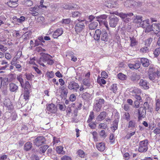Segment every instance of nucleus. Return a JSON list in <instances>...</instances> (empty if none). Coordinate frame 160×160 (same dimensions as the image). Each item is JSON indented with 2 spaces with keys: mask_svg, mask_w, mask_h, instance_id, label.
<instances>
[{
  "mask_svg": "<svg viewBox=\"0 0 160 160\" xmlns=\"http://www.w3.org/2000/svg\"><path fill=\"white\" fill-rule=\"evenodd\" d=\"M153 132L156 135L160 134V128L158 127L156 128L155 129L153 130Z\"/></svg>",
  "mask_w": 160,
  "mask_h": 160,
  "instance_id": "338daca9",
  "label": "nucleus"
},
{
  "mask_svg": "<svg viewBox=\"0 0 160 160\" xmlns=\"http://www.w3.org/2000/svg\"><path fill=\"white\" fill-rule=\"evenodd\" d=\"M52 57L48 54H44L41 57V61H43V62H47Z\"/></svg>",
  "mask_w": 160,
  "mask_h": 160,
  "instance_id": "393cba45",
  "label": "nucleus"
},
{
  "mask_svg": "<svg viewBox=\"0 0 160 160\" xmlns=\"http://www.w3.org/2000/svg\"><path fill=\"white\" fill-rule=\"evenodd\" d=\"M118 77L120 79L122 80H124L126 79V76L123 74L120 73L118 75Z\"/></svg>",
  "mask_w": 160,
  "mask_h": 160,
  "instance_id": "c03bdc74",
  "label": "nucleus"
},
{
  "mask_svg": "<svg viewBox=\"0 0 160 160\" xmlns=\"http://www.w3.org/2000/svg\"><path fill=\"white\" fill-rule=\"evenodd\" d=\"M17 79L20 82L22 87H23V86H24V82L23 79L22 78V76L20 75L17 76Z\"/></svg>",
  "mask_w": 160,
  "mask_h": 160,
  "instance_id": "a19ab883",
  "label": "nucleus"
},
{
  "mask_svg": "<svg viewBox=\"0 0 160 160\" xmlns=\"http://www.w3.org/2000/svg\"><path fill=\"white\" fill-rule=\"evenodd\" d=\"M140 76L136 73H133L131 75L130 78L132 81H137L140 79Z\"/></svg>",
  "mask_w": 160,
  "mask_h": 160,
  "instance_id": "5701e85b",
  "label": "nucleus"
},
{
  "mask_svg": "<svg viewBox=\"0 0 160 160\" xmlns=\"http://www.w3.org/2000/svg\"><path fill=\"white\" fill-rule=\"evenodd\" d=\"M82 97L84 100H88L90 97V94L87 92H84L82 94Z\"/></svg>",
  "mask_w": 160,
  "mask_h": 160,
  "instance_id": "58836bf2",
  "label": "nucleus"
},
{
  "mask_svg": "<svg viewBox=\"0 0 160 160\" xmlns=\"http://www.w3.org/2000/svg\"><path fill=\"white\" fill-rule=\"evenodd\" d=\"M63 147L61 146L57 147L56 150L57 152L58 153H61L63 150Z\"/></svg>",
  "mask_w": 160,
  "mask_h": 160,
  "instance_id": "4d7b16f0",
  "label": "nucleus"
},
{
  "mask_svg": "<svg viewBox=\"0 0 160 160\" xmlns=\"http://www.w3.org/2000/svg\"><path fill=\"white\" fill-rule=\"evenodd\" d=\"M48 148V146L47 145L41 146L39 148L38 152L40 153H44Z\"/></svg>",
  "mask_w": 160,
  "mask_h": 160,
  "instance_id": "bb28decb",
  "label": "nucleus"
},
{
  "mask_svg": "<svg viewBox=\"0 0 160 160\" xmlns=\"http://www.w3.org/2000/svg\"><path fill=\"white\" fill-rule=\"evenodd\" d=\"M156 110L158 111L160 108V101L158 99L156 100Z\"/></svg>",
  "mask_w": 160,
  "mask_h": 160,
  "instance_id": "603ef678",
  "label": "nucleus"
},
{
  "mask_svg": "<svg viewBox=\"0 0 160 160\" xmlns=\"http://www.w3.org/2000/svg\"><path fill=\"white\" fill-rule=\"evenodd\" d=\"M109 24L112 28H115L118 22V18L115 15H112L108 18Z\"/></svg>",
  "mask_w": 160,
  "mask_h": 160,
  "instance_id": "423d86ee",
  "label": "nucleus"
},
{
  "mask_svg": "<svg viewBox=\"0 0 160 160\" xmlns=\"http://www.w3.org/2000/svg\"><path fill=\"white\" fill-rule=\"evenodd\" d=\"M156 76L158 78H159L160 76V71L157 70L156 72L148 74V78L152 81H153L155 79Z\"/></svg>",
  "mask_w": 160,
  "mask_h": 160,
  "instance_id": "9d476101",
  "label": "nucleus"
},
{
  "mask_svg": "<svg viewBox=\"0 0 160 160\" xmlns=\"http://www.w3.org/2000/svg\"><path fill=\"white\" fill-rule=\"evenodd\" d=\"M9 89L12 92L16 91L18 89V87L13 83H11L9 84Z\"/></svg>",
  "mask_w": 160,
  "mask_h": 160,
  "instance_id": "cd10ccee",
  "label": "nucleus"
},
{
  "mask_svg": "<svg viewBox=\"0 0 160 160\" xmlns=\"http://www.w3.org/2000/svg\"><path fill=\"white\" fill-rule=\"evenodd\" d=\"M143 107L146 110H148L149 112H151L152 108L150 107V105L148 102H146L144 103Z\"/></svg>",
  "mask_w": 160,
  "mask_h": 160,
  "instance_id": "473e14b6",
  "label": "nucleus"
},
{
  "mask_svg": "<svg viewBox=\"0 0 160 160\" xmlns=\"http://www.w3.org/2000/svg\"><path fill=\"white\" fill-rule=\"evenodd\" d=\"M25 75L26 76V78L28 80L31 81L32 79L34 78V76L31 73H25Z\"/></svg>",
  "mask_w": 160,
  "mask_h": 160,
  "instance_id": "37998d69",
  "label": "nucleus"
},
{
  "mask_svg": "<svg viewBox=\"0 0 160 160\" xmlns=\"http://www.w3.org/2000/svg\"><path fill=\"white\" fill-rule=\"evenodd\" d=\"M105 144L103 142L97 143L96 147L97 149L99 151H103L105 149Z\"/></svg>",
  "mask_w": 160,
  "mask_h": 160,
  "instance_id": "aec40b11",
  "label": "nucleus"
},
{
  "mask_svg": "<svg viewBox=\"0 0 160 160\" xmlns=\"http://www.w3.org/2000/svg\"><path fill=\"white\" fill-rule=\"evenodd\" d=\"M82 21H83L79 19H78L75 21L74 23H76V24L74 28L75 31L77 33L80 32L85 28V26Z\"/></svg>",
  "mask_w": 160,
  "mask_h": 160,
  "instance_id": "f03ea898",
  "label": "nucleus"
},
{
  "mask_svg": "<svg viewBox=\"0 0 160 160\" xmlns=\"http://www.w3.org/2000/svg\"><path fill=\"white\" fill-rule=\"evenodd\" d=\"M63 31L62 28H58L54 32L53 37L54 38H57L59 36L61 35L63 33Z\"/></svg>",
  "mask_w": 160,
  "mask_h": 160,
  "instance_id": "dca6fc26",
  "label": "nucleus"
},
{
  "mask_svg": "<svg viewBox=\"0 0 160 160\" xmlns=\"http://www.w3.org/2000/svg\"><path fill=\"white\" fill-rule=\"evenodd\" d=\"M140 51L142 53H146L149 52V49L148 46L144 47L141 48Z\"/></svg>",
  "mask_w": 160,
  "mask_h": 160,
  "instance_id": "a18cd8bd",
  "label": "nucleus"
},
{
  "mask_svg": "<svg viewBox=\"0 0 160 160\" xmlns=\"http://www.w3.org/2000/svg\"><path fill=\"white\" fill-rule=\"evenodd\" d=\"M104 102V100L103 99H96L94 106V110L97 112L100 111Z\"/></svg>",
  "mask_w": 160,
  "mask_h": 160,
  "instance_id": "20e7f679",
  "label": "nucleus"
},
{
  "mask_svg": "<svg viewBox=\"0 0 160 160\" xmlns=\"http://www.w3.org/2000/svg\"><path fill=\"white\" fill-rule=\"evenodd\" d=\"M46 142V139L45 138L42 136H39L34 140L33 143L34 145L37 146L39 147L42 144H45Z\"/></svg>",
  "mask_w": 160,
  "mask_h": 160,
  "instance_id": "0eeeda50",
  "label": "nucleus"
},
{
  "mask_svg": "<svg viewBox=\"0 0 160 160\" xmlns=\"http://www.w3.org/2000/svg\"><path fill=\"white\" fill-rule=\"evenodd\" d=\"M155 57H157L160 54V48H157L153 52Z\"/></svg>",
  "mask_w": 160,
  "mask_h": 160,
  "instance_id": "79ce46f5",
  "label": "nucleus"
},
{
  "mask_svg": "<svg viewBox=\"0 0 160 160\" xmlns=\"http://www.w3.org/2000/svg\"><path fill=\"white\" fill-rule=\"evenodd\" d=\"M153 31L155 32L157 35H160V23L157 24L153 23Z\"/></svg>",
  "mask_w": 160,
  "mask_h": 160,
  "instance_id": "f3484780",
  "label": "nucleus"
},
{
  "mask_svg": "<svg viewBox=\"0 0 160 160\" xmlns=\"http://www.w3.org/2000/svg\"><path fill=\"white\" fill-rule=\"evenodd\" d=\"M136 125L135 121L134 120H131L128 122V128H133L135 127Z\"/></svg>",
  "mask_w": 160,
  "mask_h": 160,
  "instance_id": "72a5a7b5",
  "label": "nucleus"
},
{
  "mask_svg": "<svg viewBox=\"0 0 160 160\" xmlns=\"http://www.w3.org/2000/svg\"><path fill=\"white\" fill-rule=\"evenodd\" d=\"M71 22L70 18L63 19L61 21L62 23L65 24H67L70 23Z\"/></svg>",
  "mask_w": 160,
  "mask_h": 160,
  "instance_id": "09e8293b",
  "label": "nucleus"
},
{
  "mask_svg": "<svg viewBox=\"0 0 160 160\" xmlns=\"http://www.w3.org/2000/svg\"><path fill=\"white\" fill-rule=\"evenodd\" d=\"M148 140L147 139L140 141L139 144L138 151L140 152H146L148 149Z\"/></svg>",
  "mask_w": 160,
  "mask_h": 160,
  "instance_id": "39448f33",
  "label": "nucleus"
},
{
  "mask_svg": "<svg viewBox=\"0 0 160 160\" xmlns=\"http://www.w3.org/2000/svg\"><path fill=\"white\" fill-rule=\"evenodd\" d=\"M135 131L130 133H128L125 136V138L128 139H130L131 137L135 134Z\"/></svg>",
  "mask_w": 160,
  "mask_h": 160,
  "instance_id": "e2e57ef3",
  "label": "nucleus"
},
{
  "mask_svg": "<svg viewBox=\"0 0 160 160\" xmlns=\"http://www.w3.org/2000/svg\"><path fill=\"white\" fill-rule=\"evenodd\" d=\"M82 82L85 85L88 87L90 86V83L89 82V80L88 79H83Z\"/></svg>",
  "mask_w": 160,
  "mask_h": 160,
  "instance_id": "6e6d98bb",
  "label": "nucleus"
},
{
  "mask_svg": "<svg viewBox=\"0 0 160 160\" xmlns=\"http://www.w3.org/2000/svg\"><path fill=\"white\" fill-rule=\"evenodd\" d=\"M140 90L138 89H135L130 92L132 95L135 97L136 95L138 94V92Z\"/></svg>",
  "mask_w": 160,
  "mask_h": 160,
  "instance_id": "ea45409f",
  "label": "nucleus"
},
{
  "mask_svg": "<svg viewBox=\"0 0 160 160\" xmlns=\"http://www.w3.org/2000/svg\"><path fill=\"white\" fill-rule=\"evenodd\" d=\"M107 124H105L104 123H101L99 124L98 126L99 128L100 129H105L107 128Z\"/></svg>",
  "mask_w": 160,
  "mask_h": 160,
  "instance_id": "680f3d73",
  "label": "nucleus"
},
{
  "mask_svg": "<svg viewBox=\"0 0 160 160\" xmlns=\"http://www.w3.org/2000/svg\"><path fill=\"white\" fill-rule=\"evenodd\" d=\"M155 72H156V71L155 72V68L153 66H150L149 67V69L148 71V74L153 73Z\"/></svg>",
  "mask_w": 160,
  "mask_h": 160,
  "instance_id": "3c124183",
  "label": "nucleus"
},
{
  "mask_svg": "<svg viewBox=\"0 0 160 160\" xmlns=\"http://www.w3.org/2000/svg\"><path fill=\"white\" fill-rule=\"evenodd\" d=\"M149 20L148 19L143 20L141 22L140 26L144 28H145L148 26Z\"/></svg>",
  "mask_w": 160,
  "mask_h": 160,
  "instance_id": "2f4dec72",
  "label": "nucleus"
},
{
  "mask_svg": "<svg viewBox=\"0 0 160 160\" xmlns=\"http://www.w3.org/2000/svg\"><path fill=\"white\" fill-rule=\"evenodd\" d=\"M32 143L30 142H26L24 145V150L28 151L31 149L32 147Z\"/></svg>",
  "mask_w": 160,
  "mask_h": 160,
  "instance_id": "b1692460",
  "label": "nucleus"
},
{
  "mask_svg": "<svg viewBox=\"0 0 160 160\" xmlns=\"http://www.w3.org/2000/svg\"><path fill=\"white\" fill-rule=\"evenodd\" d=\"M133 15V13L131 12L127 13L121 12L119 14V16L123 20L124 22H131L132 19H134Z\"/></svg>",
  "mask_w": 160,
  "mask_h": 160,
  "instance_id": "7ed1b4c3",
  "label": "nucleus"
},
{
  "mask_svg": "<svg viewBox=\"0 0 160 160\" xmlns=\"http://www.w3.org/2000/svg\"><path fill=\"white\" fill-rule=\"evenodd\" d=\"M138 3L132 0H128L125 2L124 3V5L127 7H130L132 6L138 5L140 6L141 4H139V5H138Z\"/></svg>",
  "mask_w": 160,
  "mask_h": 160,
  "instance_id": "ddd939ff",
  "label": "nucleus"
},
{
  "mask_svg": "<svg viewBox=\"0 0 160 160\" xmlns=\"http://www.w3.org/2000/svg\"><path fill=\"white\" fill-rule=\"evenodd\" d=\"M130 40V46L133 47L137 45V41H136V38L133 37H129Z\"/></svg>",
  "mask_w": 160,
  "mask_h": 160,
  "instance_id": "c756f323",
  "label": "nucleus"
},
{
  "mask_svg": "<svg viewBox=\"0 0 160 160\" xmlns=\"http://www.w3.org/2000/svg\"><path fill=\"white\" fill-rule=\"evenodd\" d=\"M62 92L63 93V96L65 98L67 97V95L68 93V90L66 88H64L63 86L62 87Z\"/></svg>",
  "mask_w": 160,
  "mask_h": 160,
  "instance_id": "8fccbe9b",
  "label": "nucleus"
},
{
  "mask_svg": "<svg viewBox=\"0 0 160 160\" xmlns=\"http://www.w3.org/2000/svg\"><path fill=\"white\" fill-rule=\"evenodd\" d=\"M78 155L79 156L82 158H84L85 156V153L82 150H79L78 151Z\"/></svg>",
  "mask_w": 160,
  "mask_h": 160,
  "instance_id": "864d4df0",
  "label": "nucleus"
},
{
  "mask_svg": "<svg viewBox=\"0 0 160 160\" xmlns=\"http://www.w3.org/2000/svg\"><path fill=\"white\" fill-rule=\"evenodd\" d=\"M94 112L93 111H91L90 112V114L88 118L87 121V122L88 123L91 122L93 119L94 118Z\"/></svg>",
  "mask_w": 160,
  "mask_h": 160,
  "instance_id": "f704fd0d",
  "label": "nucleus"
},
{
  "mask_svg": "<svg viewBox=\"0 0 160 160\" xmlns=\"http://www.w3.org/2000/svg\"><path fill=\"white\" fill-rule=\"evenodd\" d=\"M15 18L17 19L18 22L20 23H21L22 22H23L25 20V18L23 16H21L20 17V18L17 19V17H15L14 19Z\"/></svg>",
  "mask_w": 160,
  "mask_h": 160,
  "instance_id": "052dcab7",
  "label": "nucleus"
},
{
  "mask_svg": "<svg viewBox=\"0 0 160 160\" xmlns=\"http://www.w3.org/2000/svg\"><path fill=\"white\" fill-rule=\"evenodd\" d=\"M75 6H76V4H71V3L67 4L65 3L62 5V7L64 9L68 10L73 9L75 7Z\"/></svg>",
  "mask_w": 160,
  "mask_h": 160,
  "instance_id": "4be33fe9",
  "label": "nucleus"
},
{
  "mask_svg": "<svg viewBox=\"0 0 160 160\" xmlns=\"http://www.w3.org/2000/svg\"><path fill=\"white\" fill-rule=\"evenodd\" d=\"M23 4L28 7H30L33 5V2L30 0H25L23 2Z\"/></svg>",
  "mask_w": 160,
  "mask_h": 160,
  "instance_id": "c9c22d12",
  "label": "nucleus"
},
{
  "mask_svg": "<svg viewBox=\"0 0 160 160\" xmlns=\"http://www.w3.org/2000/svg\"><path fill=\"white\" fill-rule=\"evenodd\" d=\"M152 41V38H150L147 39L145 41V45L147 46H149Z\"/></svg>",
  "mask_w": 160,
  "mask_h": 160,
  "instance_id": "49530a36",
  "label": "nucleus"
},
{
  "mask_svg": "<svg viewBox=\"0 0 160 160\" xmlns=\"http://www.w3.org/2000/svg\"><path fill=\"white\" fill-rule=\"evenodd\" d=\"M109 37L106 31H101L100 29H96L94 35V38L95 40H98L101 37V40L104 42L108 41Z\"/></svg>",
  "mask_w": 160,
  "mask_h": 160,
  "instance_id": "f257e3e1",
  "label": "nucleus"
},
{
  "mask_svg": "<svg viewBox=\"0 0 160 160\" xmlns=\"http://www.w3.org/2000/svg\"><path fill=\"white\" fill-rule=\"evenodd\" d=\"M2 78V83L3 85H7L9 82V78L7 77H5L4 78H2Z\"/></svg>",
  "mask_w": 160,
  "mask_h": 160,
  "instance_id": "4c0bfd02",
  "label": "nucleus"
},
{
  "mask_svg": "<svg viewBox=\"0 0 160 160\" xmlns=\"http://www.w3.org/2000/svg\"><path fill=\"white\" fill-rule=\"evenodd\" d=\"M68 88L70 90H72L73 91L77 92L79 86L78 83L72 81L69 83Z\"/></svg>",
  "mask_w": 160,
  "mask_h": 160,
  "instance_id": "6e6552de",
  "label": "nucleus"
},
{
  "mask_svg": "<svg viewBox=\"0 0 160 160\" xmlns=\"http://www.w3.org/2000/svg\"><path fill=\"white\" fill-rule=\"evenodd\" d=\"M47 110L51 113H55L57 111V108L53 103L48 104L47 105Z\"/></svg>",
  "mask_w": 160,
  "mask_h": 160,
  "instance_id": "1a4fd4ad",
  "label": "nucleus"
},
{
  "mask_svg": "<svg viewBox=\"0 0 160 160\" xmlns=\"http://www.w3.org/2000/svg\"><path fill=\"white\" fill-rule=\"evenodd\" d=\"M107 113L106 112L102 111L97 117L96 120L98 121H101L104 120L106 117Z\"/></svg>",
  "mask_w": 160,
  "mask_h": 160,
  "instance_id": "a211bd4d",
  "label": "nucleus"
},
{
  "mask_svg": "<svg viewBox=\"0 0 160 160\" xmlns=\"http://www.w3.org/2000/svg\"><path fill=\"white\" fill-rule=\"evenodd\" d=\"M118 122V118L115 119L113 121L112 126L111 127V129L114 132L117 129Z\"/></svg>",
  "mask_w": 160,
  "mask_h": 160,
  "instance_id": "a878e982",
  "label": "nucleus"
},
{
  "mask_svg": "<svg viewBox=\"0 0 160 160\" xmlns=\"http://www.w3.org/2000/svg\"><path fill=\"white\" fill-rule=\"evenodd\" d=\"M117 84H113L111 85L110 88V90L114 93H116L117 90Z\"/></svg>",
  "mask_w": 160,
  "mask_h": 160,
  "instance_id": "e433bc0d",
  "label": "nucleus"
},
{
  "mask_svg": "<svg viewBox=\"0 0 160 160\" xmlns=\"http://www.w3.org/2000/svg\"><path fill=\"white\" fill-rule=\"evenodd\" d=\"M149 83L146 80L141 79L139 82V85L145 89L149 88Z\"/></svg>",
  "mask_w": 160,
  "mask_h": 160,
  "instance_id": "4468645a",
  "label": "nucleus"
},
{
  "mask_svg": "<svg viewBox=\"0 0 160 160\" xmlns=\"http://www.w3.org/2000/svg\"><path fill=\"white\" fill-rule=\"evenodd\" d=\"M101 22V20L100 19H97L95 21L91 22L89 25V29L91 30L95 29L98 25V22Z\"/></svg>",
  "mask_w": 160,
  "mask_h": 160,
  "instance_id": "f8f14e48",
  "label": "nucleus"
},
{
  "mask_svg": "<svg viewBox=\"0 0 160 160\" xmlns=\"http://www.w3.org/2000/svg\"><path fill=\"white\" fill-rule=\"evenodd\" d=\"M153 24H152L151 25H149V23L148 24V26H147L146 28H145V31L147 32H149L151 31H153Z\"/></svg>",
  "mask_w": 160,
  "mask_h": 160,
  "instance_id": "de8ad7c7",
  "label": "nucleus"
},
{
  "mask_svg": "<svg viewBox=\"0 0 160 160\" xmlns=\"http://www.w3.org/2000/svg\"><path fill=\"white\" fill-rule=\"evenodd\" d=\"M62 160H72L71 158L70 157L67 156H63L61 158Z\"/></svg>",
  "mask_w": 160,
  "mask_h": 160,
  "instance_id": "774afa93",
  "label": "nucleus"
},
{
  "mask_svg": "<svg viewBox=\"0 0 160 160\" xmlns=\"http://www.w3.org/2000/svg\"><path fill=\"white\" fill-rule=\"evenodd\" d=\"M31 88V85L29 83V82L27 81L25 83V88L24 89L26 90L28 89V90L29 88Z\"/></svg>",
  "mask_w": 160,
  "mask_h": 160,
  "instance_id": "bf43d9fd",
  "label": "nucleus"
},
{
  "mask_svg": "<svg viewBox=\"0 0 160 160\" xmlns=\"http://www.w3.org/2000/svg\"><path fill=\"white\" fill-rule=\"evenodd\" d=\"M138 113L139 116L138 118L139 120H141L142 118H144L145 116L146 110L143 107H141L138 110Z\"/></svg>",
  "mask_w": 160,
  "mask_h": 160,
  "instance_id": "9b49d317",
  "label": "nucleus"
},
{
  "mask_svg": "<svg viewBox=\"0 0 160 160\" xmlns=\"http://www.w3.org/2000/svg\"><path fill=\"white\" fill-rule=\"evenodd\" d=\"M47 74L48 77L49 78H53L54 75V74L52 71L48 72Z\"/></svg>",
  "mask_w": 160,
  "mask_h": 160,
  "instance_id": "0e129e2a",
  "label": "nucleus"
},
{
  "mask_svg": "<svg viewBox=\"0 0 160 160\" xmlns=\"http://www.w3.org/2000/svg\"><path fill=\"white\" fill-rule=\"evenodd\" d=\"M142 17L140 16H136V17L133 19V21L135 23H140V25L141 22L142 21Z\"/></svg>",
  "mask_w": 160,
  "mask_h": 160,
  "instance_id": "7c9ffc66",
  "label": "nucleus"
},
{
  "mask_svg": "<svg viewBox=\"0 0 160 160\" xmlns=\"http://www.w3.org/2000/svg\"><path fill=\"white\" fill-rule=\"evenodd\" d=\"M141 62L142 66L145 67H148L150 64L149 60L145 58H141Z\"/></svg>",
  "mask_w": 160,
  "mask_h": 160,
  "instance_id": "412c9836",
  "label": "nucleus"
},
{
  "mask_svg": "<svg viewBox=\"0 0 160 160\" xmlns=\"http://www.w3.org/2000/svg\"><path fill=\"white\" fill-rule=\"evenodd\" d=\"M3 104L4 105L8 108V110H10L13 108L12 103L10 99H5L4 101Z\"/></svg>",
  "mask_w": 160,
  "mask_h": 160,
  "instance_id": "2eb2a0df",
  "label": "nucleus"
},
{
  "mask_svg": "<svg viewBox=\"0 0 160 160\" xmlns=\"http://www.w3.org/2000/svg\"><path fill=\"white\" fill-rule=\"evenodd\" d=\"M81 15V14L78 12H74L72 13V17H73L80 16Z\"/></svg>",
  "mask_w": 160,
  "mask_h": 160,
  "instance_id": "69168bd1",
  "label": "nucleus"
},
{
  "mask_svg": "<svg viewBox=\"0 0 160 160\" xmlns=\"http://www.w3.org/2000/svg\"><path fill=\"white\" fill-rule=\"evenodd\" d=\"M38 10V6H35L34 7L31 8H30V11L31 14L34 16H38L39 14L38 12H37Z\"/></svg>",
  "mask_w": 160,
  "mask_h": 160,
  "instance_id": "6ab92c4d",
  "label": "nucleus"
},
{
  "mask_svg": "<svg viewBox=\"0 0 160 160\" xmlns=\"http://www.w3.org/2000/svg\"><path fill=\"white\" fill-rule=\"evenodd\" d=\"M7 4L9 7L12 8H16L18 5V4L17 2H13V1H8L7 2Z\"/></svg>",
  "mask_w": 160,
  "mask_h": 160,
  "instance_id": "c85d7f7f",
  "label": "nucleus"
},
{
  "mask_svg": "<svg viewBox=\"0 0 160 160\" xmlns=\"http://www.w3.org/2000/svg\"><path fill=\"white\" fill-rule=\"evenodd\" d=\"M45 19L43 17H39L37 19L36 21L38 22L42 23L44 22Z\"/></svg>",
  "mask_w": 160,
  "mask_h": 160,
  "instance_id": "5fc2aeb1",
  "label": "nucleus"
},
{
  "mask_svg": "<svg viewBox=\"0 0 160 160\" xmlns=\"http://www.w3.org/2000/svg\"><path fill=\"white\" fill-rule=\"evenodd\" d=\"M89 126L91 129H94L96 127V125L95 122H90L88 124Z\"/></svg>",
  "mask_w": 160,
  "mask_h": 160,
  "instance_id": "13d9d810",
  "label": "nucleus"
}]
</instances>
